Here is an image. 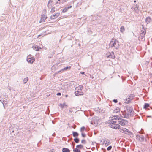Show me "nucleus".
Here are the masks:
<instances>
[{
  "label": "nucleus",
  "mask_w": 152,
  "mask_h": 152,
  "mask_svg": "<svg viewBox=\"0 0 152 152\" xmlns=\"http://www.w3.org/2000/svg\"><path fill=\"white\" fill-rule=\"evenodd\" d=\"M109 45L110 47H113V49L115 50H118L119 49L118 42L115 39H112L110 42Z\"/></svg>",
  "instance_id": "obj_1"
},
{
  "label": "nucleus",
  "mask_w": 152,
  "mask_h": 152,
  "mask_svg": "<svg viewBox=\"0 0 152 152\" xmlns=\"http://www.w3.org/2000/svg\"><path fill=\"white\" fill-rule=\"evenodd\" d=\"M83 88V86L82 85H80L78 87L75 88L76 91L75 92V94L76 96L81 95L83 94V92L82 91V90Z\"/></svg>",
  "instance_id": "obj_2"
},
{
  "label": "nucleus",
  "mask_w": 152,
  "mask_h": 152,
  "mask_svg": "<svg viewBox=\"0 0 152 152\" xmlns=\"http://www.w3.org/2000/svg\"><path fill=\"white\" fill-rule=\"evenodd\" d=\"M118 122L122 126H123L127 125L128 122L126 120L120 118V119H119V121H118Z\"/></svg>",
  "instance_id": "obj_3"
},
{
  "label": "nucleus",
  "mask_w": 152,
  "mask_h": 152,
  "mask_svg": "<svg viewBox=\"0 0 152 152\" xmlns=\"http://www.w3.org/2000/svg\"><path fill=\"white\" fill-rule=\"evenodd\" d=\"M101 142L103 144H104L106 146H107L110 144V141L107 139L104 138L101 140Z\"/></svg>",
  "instance_id": "obj_4"
},
{
  "label": "nucleus",
  "mask_w": 152,
  "mask_h": 152,
  "mask_svg": "<svg viewBox=\"0 0 152 152\" xmlns=\"http://www.w3.org/2000/svg\"><path fill=\"white\" fill-rule=\"evenodd\" d=\"M134 97V95L133 94H131L128 98L125 100V102L126 103H129Z\"/></svg>",
  "instance_id": "obj_5"
},
{
  "label": "nucleus",
  "mask_w": 152,
  "mask_h": 152,
  "mask_svg": "<svg viewBox=\"0 0 152 152\" xmlns=\"http://www.w3.org/2000/svg\"><path fill=\"white\" fill-rule=\"evenodd\" d=\"M122 116H121L125 118H128L129 117V115L126 110L122 112Z\"/></svg>",
  "instance_id": "obj_6"
},
{
  "label": "nucleus",
  "mask_w": 152,
  "mask_h": 152,
  "mask_svg": "<svg viewBox=\"0 0 152 152\" xmlns=\"http://www.w3.org/2000/svg\"><path fill=\"white\" fill-rule=\"evenodd\" d=\"M131 9L134 10V11L136 13H138L139 12L138 6H137L136 4H133L132 7H131Z\"/></svg>",
  "instance_id": "obj_7"
},
{
  "label": "nucleus",
  "mask_w": 152,
  "mask_h": 152,
  "mask_svg": "<svg viewBox=\"0 0 152 152\" xmlns=\"http://www.w3.org/2000/svg\"><path fill=\"white\" fill-rule=\"evenodd\" d=\"M120 131L121 132L124 133L126 134H128V133H130V131L126 128H122L121 129L120 128Z\"/></svg>",
  "instance_id": "obj_8"
},
{
  "label": "nucleus",
  "mask_w": 152,
  "mask_h": 152,
  "mask_svg": "<svg viewBox=\"0 0 152 152\" xmlns=\"http://www.w3.org/2000/svg\"><path fill=\"white\" fill-rule=\"evenodd\" d=\"M27 60L28 63L31 64H32L35 61L34 58L33 57H31V56H27Z\"/></svg>",
  "instance_id": "obj_9"
},
{
  "label": "nucleus",
  "mask_w": 152,
  "mask_h": 152,
  "mask_svg": "<svg viewBox=\"0 0 152 152\" xmlns=\"http://www.w3.org/2000/svg\"><path fill=\"white\" fill-rule=\"evenodd\" d=\"M112 128H114V129H119L120 127V126L118 124H116L115 123L113 124L110 126Z\"/></svg>",
  "instance_id": "obj_10"
},
{
  "label": "nucleus",
  "mask_w": 152,
  "mask_h": 152,
  "mask_svg": "<svg viewBox=\"0 0 152 152\" xmlns=\"http://www.w3.org/2000/svg\"><path fill=\"white\" fill-rule=\"evenodd\" d=\"M141 33L140 34V35L139 37V39H142L145 36L146 32L142 30Z\"/></svg>",
  "instance_id": "obj_11"
},
{
  "label": "nucleus",
  "mask_w": 152,
  "mask_h": 152,
  "mask_svg": "<svg viewBox=\"0 0 152 152\" xmlns=\"http://www.w3.org/2000/svg\"><path fill=\"white\" fill-rule=\"evenodd\" d=\"M127 112H128L129 114H130L131 115H132L133 114V110L132 108L131 107H129L127 108L126 110Z\"/></svg>",
  "instance_id": "obj_12"
},
{
  "label": "nucleus",
  "mask_w": 152,
  "mask_h": 152,
  "mask_svg": "<svg viewBox=\"0 0 152 152\" xmlns=\"http://www.w3.org/2000/svg\"><path fill=\"white\" fill-rule=\"evenodd\" d=\"M59 13H57L54 15H53L50 16L51 19H55L57 18L60 15Z\"/></svg>",
  "instance_id": "obj_13"
},
{
  "label": "nucleus",
  "mask_w": 152,
  "mask_h": 152,
  "mask_svg": "<svg viewBox=\"0 0 152 152\" xmlns=\"http://www.w3.org/2000/svg\"><path fill=\"white\" fill-rule=\"evenodd\" d=\"M53 2V0H49L47 4V7L49 9L52 7V4Z\"/></svg>",
  "instance_id": "obj_14"
},
{
  "label": "nucleus",
  "mask_w": 152,
  "mask_h": 152,
  "mask_svg": "<svg viewBox=\"0 0 152 152\" xmlns=\"http://www.w3.org/2000/svg\"><path fill=\"white\" fill-rule=\"evenodd\" d=\"M113 117H111L112 120H118V121H119V119H120V117L118 115H113Z\"/></svg>",
  "instance_id": "obj_15"
},
{
  "label": "nucleus",
  "mask_w": 152,
  "mask_h": 152,
  "mask_svg": "<svg viewBox=\"0 0 152 152\" xmlns=\"http://www.w3.org/2000/svg\"><path fill=\"white\" fill-rule=\"evenodd\" d=\"M46 18L47 17L45 15H42V17L40 21V23L45 21Z\"/></svg>",
  "instance_id": "obj_16"
},
{
  "label": "nucleus",
  "mask_w": 152,
  "mask_h": 152,
  "mask_svg": "<svg viewBox=\"0 0 152 152\" xmlns=\"http://www.w3.org/2000/svg\"><path fill=\"white\" fill-rule=\"evenodd\" d=\"M107 57L110 58H115V56L114 54V52H112L110 55L107 56Z\"/></svg>",
  "instance_id": "obj_17"
},
{
  "label": "nucleus",
  "mask_w": 152,
  "mask_h": 152,
  "mask_svg": "<svg viewBox=\"0 0 152 152\" xmlns=\"http://www.w3.org/2000/svg\"><path fill=\"white\" fill-rule=\"evenodd\" d=\"M33 48L34 50L37 51L39 50L40 49H41V48L40 47H39L37 45H36L33 46Z\"/></svg>",
  "instance_id": "obj_18"
},
{
  "label": "nucleus",
  "mask_w": 152,
  "mask_h": 152,
  "mask_svg": "<svg viewBox=\"0 0 152 152\" xmlns=\"http://www.w3.org/2000/svg\"><path fill=\"white\" fill-rule=\"evenodd\" d=\"M61 89L65 90V91H66L68 89V86L66 85L62 86Z\"/></svg>",
  "instance_id": "obj_19"
},
{
  "label": "nucleus",
  "mask_w": 152,
  "mask_h": 152,
  "mask_svg": "<svg viewBox=\"0 0 152 152\" xmlns=\"http://www.w3.org/2000/svg\"><path fill=\"white\" fill-rule=\"evenodd\" d=\"M63 3V1H61L60 0H57V1H56L55 3V4L56 6H58V4H61Z\"/></svg>",
  "instance_id": "obj_20"
},
{
  "label": "nucleus",
  "mask_w": 152,
  "mask_h": 152,
  "mask_svg": "<svg viewBox=\"0 0 152 152\" xmlns=\"http://www.w3.org/2000/svg\"><path fill=\"white\" fill-rule=\"evenodd\" d=\"M145 139L143 136L140 135L139 141L141 142H143L144 141Z\"/></svg>",
  "instance_id": "obj_21"
},
{
  "label": "nucleus",
  "mask_w": 152,
  "mask_h": 152,
  "mask_svg": "<svg viewBox=\"0 0 152 152\" xmlns=\"http://www.w3.org/2000/svg\"><path fill=\"white\" fill-rule=\"evenodd\" d=\"M62 151L63 152H69L70 150L66 148H64L62 149Z\"/></svg>",
  "instance_id": "obj_22"
},
{
  "label": "nucleus",
  "mask_w": 152,
  "mask_h": 152,
  "mask_svg": "<svg viewBox=\"0 0 152 152\" xmlns=\"http://www.w3.org/2000/svg\"><path fill=\"white\" fill-rule=\"evenodd\" d=\"M120 109L119 108L117 107L115 110H114L113 111V113H117L120 111Z\"/></svg>",
  "instance_id": "obj_23"
},
{
  "label": "nucleus",
  "mask_w": 152,
  "mask_h": 152,
  "mask_svg": "<svg viewBox=\"0 0 152 152\" xmlns=\"http://www.w3.org/2000/svg\"><path fill=\"white\" fill-rule=\"evenodd\" d=\"M72 133L74 137H77L79 135L78 133L76 132H73Z\"/></svg>",
  "instance_id": "obj_24"
},
{
  "label": "nucleus",
  "mask_w": 152,
  "mask_h": 152,
  "mask_svg": "<svg viewBox=\"0 0 152 152\" xmlns=\"http://www.w3.org/2000/svg\"><path fill=\"white\" fill-rule=\"evenodd\" d=\"M151 20V19L150 17H147L145 21L147 23H149Z\"/></svg>",
  "instance_id": "obj_25"
},
{
  "label": "nucleus",
  "mask_w": 152,
  "mask_h": 152,
  "mask_svg": "<svg viewBox=\"0 0 152 152\" xmlns=\"http://www.w3.org/2000/svg\"><path fill=\"white\" fill-rule=\"evenodd\" d=\"M55 7H53L51 9V10L50 11V12L51 13H53L55 12Z\"/></svg>",
  "instance_id": "obj_26"
},
{
  "label": "nucleus",
  "mask_w": 152,
  "mask_h": 152,
  "mask_svg": "<svg viewBox=\"0 0 152 152\" xmlns=\"http://www.w3.org/2000/svg\"><path fill=\"white\" fill-rule=\"evenodd\" d=\"M76 148H77L78 149H81L83 148V146L80 144L79 145H77L76 146Z\"/></svg>",
  "instance_id": "obj_27"
},
{
  "label": "nucleus",
  "mask_w": 152,
  "mask_h": 152,
  "mask_svg": "<svg viewBox=\"0 0 152 152\" xmlns=\"http://www.w3.org/2000/svg\"><path fill=\"white\" fill-rule=\"evenodd\" d=\"M149 106V104L148 103H145V104L144 108H147Z\"/></svg>",
  "instance_id": "obj_28"
},
{
  "label": "nucleus",
  "mask_w": 152,
  "mask_h": 152,
  "mask_svg": "<svg viewBox=\"0 0 152 152\" xmlns=\"http://www.w3.org/2000/svg\"><path fill=\"white\" fill-rule=\"evenodd\" d=\"M116 121H115L113 120H111L110 121V122H109V123L110 124V125H112L113 124L116 123Z\"/></svg>",
  "instance_id": "obj_29"
},
{
  "label": "nucleus",
  "mask_w": 152,
  "mask_h": 152,
  "mask_svg": "<svg viewBox=\"0 0 152 152\" xmlns=\"http://www.w3.org/2000/svg\"><path fill=\"white\" fill-rule=\"evenodd\" d=\"M124 31V28L123 26H122L120 28V31L123 32Z\"/></svg>",
  "instance_id": "obj_30"
},
{
  "label": "nucleus",
  "mask_w": 152,
  "mask_h": 152,
  "mask_svg": "<svg viewBox=\"0 0 152 152\" xmlns=\"http://www.w3.org/2000/svg\"><path fill=\"white\" fill-rule=\"evenodd\" d=\"M73 151L74 152H80V150H79L77 148H75L73 150Z\"/></svg>",
  "instance_id": "obj_31"
},
{
  "label": "nucleus",
  "mask_w": 152,
  "mask_h": 152,
  "mask_svg": "<svg viewBox=\"0 0 152 152\" xmlns=\"http://www.w3.org/2000/svg\"><path fill=\"white\" fill-rule=\"evenodd\" d=\"M74 141H75V142L76 143H78L79 141V139L77 138H75L74 139Z\"/></svg>",
  "instance_id": "obj_32"
},
{
  "label": "nucleus",
  "mask_w": 152,
  "mask_h": 152,
  "mask_svg": "<svg viewBox=\"0 0 152 152\" xmlns=\"http://www.w3.org/2000/svg\"><path fill=\"white\" fill-rule=\"evenodd\" d=\"M28 78H25L24 79V81H23V83L24 84H25L28 81Z\"/></svg>",
  "instance_id": "obj_33"
},
{
  "label": "nucleus",
  "mask_w": 152,
  "mask_h": 152,
  "mask_svg": "<svg viewBox=\"0 0 152 152\" xmlns=\"http://www.w3.org/2000/svg\"><path fill=\"white\" fill-rule=\"evenodd\" d=\"M85 129V127L84 126L82 127L80 129V131L82 132L84 131Z\"/></svg>",
  "instance_id": "obj_34"
},
{
  "label": "nucleus",
  "mask_w": 152,
  "mask_h": 152,
  "mask_svg": "<svg viewBox=\"0 0 152 152\" xmlns=\"http://www.w3.org/2000/svg\"><path fill=\"white\" fill-rule=\"evenodd\" d=\"M68 10H67V9H66V7L63 10H62V12H63V13H64V12H66Z\"/></svg>",
  "instance_id": "obj_35"
},
{
  "label": "nucleus",
  "mask_w": 152,
  "mask_h": 152,
  "mask_svg": "<svg viewBox=\"0 0 152 152\" xmlns=\"http://www.w3.org/2000/svg\"><path fill=\"white\" fill-rule=\"evenodd\" d=\"M70 68H71L70 66H69V67L67 66L66 67L64 68L63 69V70H66L68 69H70Z\"/></svg>",
  "instance_id": "obj_36"
},
{
  "label": "nucleus",
  "mask_w": 152,
  "mask_h": 152,
  "mask_svg": "<svg viewBox=\"0 0 152 152\" xmlns=\"http://www.w3.org/2000/svg\"><path fill=\"white\" fill-rule=\"evenodd\" d=\"M65 105V104L64 103L63 104H60V106L62 108H64Z\"/></svg>",
  "instance_id": "obj_37"
},
{
  "label": "nucleus",
  "mask_w": 152,
  "mask_h": 152,
  "mask_svg": "<svg viewBox=\"0 0 152 152\" xmlns=\"http://www.w3.org/2000/svg\"><path fill=\"white\" fill-rule=\"evenodd\" d=\"M81 143L84 144H85L86 143V141L85 140H81Z\"/></svg>",
  "instance_id": "obj_38"
},
{
  "label": "nucleus",
  "mask_w": 152,
  "mask_h": 152,
  "mask_svg": "<svg viewBox=\"0 0 152 152\" xmlns=\"http://www.w3.org/2000/svg\"><path fill=\"white\" fill-rule=\"evenodd\" d=\"M112 148V146H110L107 148V150L108 151H110L111 149Z\"/></svg>",
  "instance_id": "obj_39"
},
{
  "label": "nucleus",
  "mask_w": 152,
  "mask_h": 152,
  "mask_svg": "<svg viewBox=\"0 0 152 152\" xmlns=\"http://www.w3.org/2000/svg\"><path fill=\"white\" fill-rule=\"evenodd\" d=\"M140 135H137L136 136V139L139 140Z\"/></svg>",
  "instance_id": "obj_40"
},
{
  "label": "nucleus",
  "mask_w": 152,
  "mask_h": 152,
  "mask_svg": "<svg viewBox=\"0 0 152 152\" xmlns=\"http://www.w3.org/2000/svg\"><path fill=\"white\" fill-rule=\"evenodd\" d=\"M81 135L82 136L84 137H85L86 136V134L84 133H83V132H82L81 133Z\"/></svg>",
  "instance_id": "obj_41"
},
{
  "label": "nucleus",
  "mask_w": 152,
  "mask_h": 152,
  "mask_svg": "<svg viewBox=\"0 0 152 152\" xmlns=\"http://www.w3.org/2000/svg\"><path fill=\"white\" fill-rule=\"evenodd\" d=\"M113 102L115 103H116L117 102H118V100L117 99H114L113 100Z\"/></svg>",
  "instance_id": "obj_42"
},
{
  "label": "nucleus",
  "mask_w": 152,
  "mask_h": 152,
  "mask_svg": "<svg viewBox=\"0 0 152 152\" xmlns=\"http://www.w3.org/2000/svg\"><path fill=\"white\" fill-rule=\"evenodd\" d=\"M71 7H72L71 6H68L67 7H66V9H67V10H68V9H69L71 8Z\"/></svg>",
  "instance_id": "obj_43"
},
{
  "label": "nucleus",
  "mask_w": 152,
  "mask_h": 152,
  "mask_svg": "<svg viewBox=\"0 0 152 152\" xmlns=\"http://www.w3.org/2000/svg\"><path fill=\"white\" fill-rule=\"evenodd\" d=\"M57 95V96H60L61 95V94L60 93H58L56 94Z\"/></svg>",
  "instance_id": "obj_44"
},
{
  "label": "nucleus",
  "mask_w": 152,
  "mask_h": 152,
  "mask_svg": "<svg viewBox=\"0 0 152 152\" xmlns=\"http://www.w3.org/2000/svg\"><path fill=\"white\" fill-rule=\"evenodd\" d=\"M81 73L82 74H84L85 73V72H83Z\"/></svg>",
  "instance_id": "obj_45"
},
{
  "label": "nucleus",
  "mask_w": 152,
  "mask_h": 152,
  "mask_svg": "<svg viewBox=\"0 0 152 152\" xmlns=\"http://www.w3.org/2000/svg\"><path fill=\"white\" fill-rule=\"evenodd\" d=\"M134 2L135 3V2H136V0H135Z\"/></svg>",
  "instance_id": "obj_46"
},
{
  "label": "nucleus",
  "mask_w": 152,
  "mask_h": 152,
  "mask_svg": "<svg viewBox=\"0 0 152 152\" xmlns=\"http://www.w3.org/2000/svg\"><path fill=\"white\" fill-rule=\"evenodd\" d=\"M68 96V95H66V97H67Z\"/></svg>",
  "instance_id": "obj_47"
},
{
  "label": "nucleus",
  "mask_w": 152,
  "mask_h": 152,
  "mask_svg": "<svg viewBox=\"0 0 152 152\" xmlns=\"http://www.w3.org/2000/svg\"><path fill=\"white\" fill-rule=\"evenodd\" d=\"M12 131V132H14V131L13 130Z\"/></svg>",
  "instance_id": "obj_48"
}]
</instances>
